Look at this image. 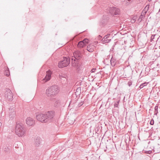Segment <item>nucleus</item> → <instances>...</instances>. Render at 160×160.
<instances>
[{
	"mask_svg": "<svg viewBox=\"0 0 160 160\" xmlns=\"http://www.w3.org/2000/svg\"><path fill=\"white\" fill-rule=\"evenodd\" d=\"M83 102H80L78 105V107H80L83 104Z\"/></svg>",
	"mask_w": 160,
	"mask_h": 160,
	"instance_id": "nucleus-30",
	"label": "nucleus"
},
{
	"mask_svg": "<svg viewBox=\"0 0 160 160\" xmlns=\"http://www.w3.org/2000/svg\"><path fill=\"white\" fill-rule=\"evenodd\" d=\"M65 76H66V75L64 74L59 75V77L61 79L60 80L61 82H62V83H65V82L67 81V79Z\"/></svg>",
	"mask_w": 160,
	"mask_h": 160,
	"instance_id": "nucleus-16",
	"label": "nucleus"
},
{
	"mask_svg": "<svg viewBox=\"0 0 160 160\" xmlns=\"http://www.w3.org/2000/svg\"><path fill=\"white\" fill-rule=\"evenodd\" d=\"M131 0H128V1L129 2H130V1H131Z\"/></svg>",
	"mask_w": 160,
	"mask_h": 160,
	"instance_id": "nucleus-36",
	"label": "nucleus"
},
{
	"mask_svg": "<svg viewBox=\"0 0 160 160\" xmlns=\"http://www.w3.org/2000/svg\"><path fill=\"white\" fill-rule=\"evenodd\" d=\"M155 35H152L151 37L150 42H152L154 39Z\"/></svg>",
	"mask_w": 160,
	"mask_h": 160,
	"instance_id": "nucleus-26",
	"label": "nucleus"
},
{
	"mask_svg": "<svg viewBox=\"0 0 160 160\" xmlns=\"http://www.w3.org/2000/svg\"><path fill=\"white\" fill-rule=\"evenodd\" d=\"M96 70V69L95 68H92L91 71V73L94 72Z\"/></svg>",
	"mask_w": 160,
	"mask_h": 160,
	"instance_id": "nucleus-31",
	"label": "nucleus"
},
{
	"mask_svg": "<svg viewBox=\"0 0 160 160\" xmlns=\"http://www.w3.org/2000/svg\"><path fill=\"white\" fill-rule=\"evenodd\" d=\"M95 48V46L93 44H90L87 47V50L90 52H92Z\"/></svg>",
	"mask_w": 160,
	"mask_h": 160,
	"instance_id": "nucleus-13",
	"label": "nucleus"
},
{
	"mask_svg": "<svg viewBox=\"0 0 160 160\" xmlns=\"http://www.w3.org/2000/svg\"><path fill=\"white\" fill-rule=\"evenodd\" d=\"M60 103V101L59 100H57L54 103V106L57 107Z\"/></svg>",
	"mask_w": 160,
	"mask_h": 160,
	"instance_id": "nucleus-21",
	"label": "nucleus"
},
{
	"mask_svg": "<svg viewBox=\"0 0 160 160\" xmlns=\"http://www.w3.org/2000/svg\"><path fill=\"white\" fill-rule=\"evenodd\" d=\"M140 19H139H139H138V21L139 20H140Z\"/></svg>",
	"mask_w": 160,
	"mask_h": 160,
	"instance_id": "nucleus-38",
	"label": "nucleus"
},
{
	"mask_svg": "<svg viewBox=\"0 0 160 160\" xmlns=\"http://www.w3.org/2000/svg\"><path fill=\"white\" fill-rule=\"evenodd\" d=\"M136 17H134L131 20V22L132 23H134L136 21Z\"/></svg>",
	"mask_w": 160,
	"mask_h": 160,
	"instance_id": "nucleus-22",
	"label": "nucleus"
},
{
	"mask_svg": "<svg viewBox=\"0 0 160 160\" xmlns=\"http://www.w3.org/2000/svg\"><path fill=\"white\" fill-rule=\"evenodd\" d=\"M82 41L83 42H84V44L85 45L86 43H88L89 40L87 38L84 39Z\"/></svg>",
	"mask_w": 160,
	"mask_h": 160,
	"instance_id": "nucleus-23",
	"label": "nucleus"
},
{
	"mask_svg": "<svg viewBox=\"0 0 160 160\" xmlns=\"http://www.w3.org/2000/svg\"><path fill=\"white\" fill-rule=\"evenodd\" d=\"M70 59L69 57H63L62 60L58 63L59 68H62L67 66L70 63Z\"/></svg>",
	"mask_w": 160,
	"mask_h": 160,
	"instance_id": "nucleus-5",
	"label": "nucleus"
},
{
	"mask_svg": "<svg viewBox=\"0 0 160 160\" xmlns=\"http://www.w3.org/2000/svg\"><path fill=\"white\" fill-rule=\"evenodd\" d=\"M143 152H144V153L147 154H150L152 152V151L149 150V151H145V150H143Z\"/></svg>",
	"mask_w": 160,
	"mask_h": 160,
	"instance_id": "nucleus-25",
	"label": "nucleus"
},
{
	"mask_svg": "<svg viewBox=\"0 0 160 160\" xmlns=\"http://www.w3.org/2000/svg\"><path fill=\"white\" fill-rule=\"evenodd\" d=\"M59 92L58 86L56 85H53L46 89V93L48 97H53L58 94Z\"/></svg>",
	"mask_w": 160,
	"mask_h": 160,
	"instance_id": "nucleus-2",
	"label": "nucleus"
},
{
	"mask_svg": "<svg viewBox=\"0 0 160 160\" xmlns=\"http://www.w3.org/2000/svg\"><path fill=\"white\" fill-rule=\"evenodd\" d=\"M143 18V15L142 14L139 17V19H140V21H141L142 20Z\"/></svg>",
	"mask_w": 160,
	"mask_h": 160,
	"instance_id": "nucleus-29",
	"label": "nucleus"
},
{
	"mask_svg": "<svg viewBox=\"0 0 160 160\" xmlns=\"http://www.w3.org/2000/svg\"><path fill=\"white\" fill-rule=\"evenodd\" d=\"M117 61L115 58L113 57H112L110 60V62L111 65L112 66H114L117 63Z\"/></svg>",
	"mask_w": 160,
	"mask_h": 160,
	"instance_id": "nucleus-15",
	"label": "nucleus"
},
{
	"mask_svg": "<svg viewBox=\"0 0 160 160\" xmlns=\"http://www.w3.org/2000/svg\"><path fill=\"white\" fill-rule=\"evenodd\" d=\"M128 84L130 87L132 85V82L131 81L128 82Z\"/></svg>",
	"mask_w": 160,
	"mask_h": 160,
	"instance_id": "nucleus-32",
	"label": "nucleus"
},
{
	"mask_svg": "<svg viewBox=\"0 0 160 160\" xmlns=\"http://www.w3.org/2000/svg\"><path fill=\"white\" fill-rule=\"evenodd\" d=\"M55 116V112L53 110L48 111L44 114H40L36 116L38 120L42 122H51Z\"/></svg>",
	"mask_w": 160,
	"mask_h": 160,
	"instance_id": "nucleus-1",
	"label": "nucleus"
},
{
	"mask_svg": "<svg viewBox=\"0 0 160 160\" xmlns=\"http://www.w3.org/2000/svg\"><path fill=\"white\" fill-rule=\"evenodd\" d=\"M154 121L153 119H152L150 121V124L151 125H153L154 124Z\"/></svg>",
	"mask_w": 160,
	"mask_h": 160,
	"instance_id": "nucleus-27",
	"label": "nucleus"
},
{
	"mask_svg": "<svg viewBox=\"0 0 160 160\" xmlns=\"http://www.w3.org/2000/svg\"><path fill=\"white\" fill-rule=\"evenodd\" d=\"M109 35H105L104 38H102L101 40L102 42L103 43H108L111 41V39H108L109 38Z\"/></svg>",
	"mask_w": 160,
	"mask_h": 160,
	"instance_id": "nucleus-14",
	"label": "nucleus"
},
{
	"mask_svg": "<svg viewBox=\"0 0 160 160\" xmlns=\"http://www.w3.org/2000/svg\"><path fill=\"white\" fill-rule=\"evenodd\" d=\"M5 97L9 101H12V93L11 90L8 88L5 92Z\"/></svg>",
	"mask_w": 160,
	"mask_h": 160,
	"instance_id": "nucleus-8",
	"label": "nucleus"
},
{
	"mask_svg": "<svg viewBox=\"0 0 160 160\" xmlns=\"http://www.w3.org/2000/svg\"><path fill=\"white\" fill-rule=\"evenodd\" d=\"M85 45L84 42L82 41H80L77 45L78 47L79 48H82Z\"/></svg>",
	"mask_w": 160,
	"mask_h": 160,
	"instance_id": "nucleus-18",
	"label": "nucleus"
},
{
	"mask_svg": "<svg viewBox=\"0 0 160 160\" xmlns=\"http://www.w3.org/2000/svg\"><path fill=\"white\" fill-rule=\"evenodd\" d=\"M6 75L7 76H8L9 74H6Z\"/></svg>",
	"mask_w": 160,
	"mask_h": 160,
	"instance_id": "nucleus-35",
	"label": "nucleus"
},
{
	"mask_svg": "<svg viewBox=\"0 0 160 160\" xmlns=\"http://www.w3.org/2000/svg\"><path fill=\"white\" fill-rule=\"evenodd\" d=\"M11 148L10 147L9 148L8 147H6L4 149V151L6 152H8L10 150Z\"/></svg>",
	"mask_w": 160,
	"mask_h": 160,
	"instance_id": "nucleus-24",
	"label": "nucleus"
},
{
	"mask_svg": "<svg viewBox=\"0 0 160 160\" xmlns=\"http://www.w3.org/2000/svg\"><path fill=\"white\" fill-rule=\"evenodd\" d=\"M26 123L29 126L33 125L34 123V121L30 117L28 118L26 120Z\"/></svg>",
	"mask_w": 160,
	"mask_h": 160,
	"instance_id": "nucleus-11",
	"label": "nucleus"
},
{
	"mask_svg": "<svg viewBox=\"0 0 160 160\" xmlns=\"http://www.w3.org/2000/svg\"><path fill=\"white\" fill-rule=\"evenodd\" d=\"M41 143V139L39 137L37 138L35 140V145L36 147H38Z\"/></svg>",
	"mask_w": 160,
	"mask_h": 160,
	"instance_id": "nucleus-17",
	"label": "nucleus"
},
{
	"mask_svg": "<svg viewBox=\"0 0 160 160\" xmlns=\"http://www.w3.org/2000/svg\"><path fill=\"white\" fill-rule=\"evenodd\" d=\"M72 62V66L75 67L77 68H78L80 67V64L78 63V60H76L73 59V58H71Z\"/></svg>",
	"mask_w": 160,
	"mask_h": 160,
	"instance_id": "nucleus-9",
	"label": "nucleus"
},
{
	"mask_svg": "<svg viewBox=\"0 0 160 160\" xmlns=\"http://www.w3.org/2000/svg\"><path fill=\"white\" fill-rule=\"evenodd\" d=\"M118 103H119V101L118 102H115L114 104V107H118Z\"/></svg>",
	"mask_w": 160,
	"mask_h": 160,
	"instance_id": "nucleus-28",
	"label": "nucleus"
},
{
	"mask_svg": "<svg viewBox=\"0 0 160 160\" xmlns=\"http://www.w3.org/2000/svg\"><path fill=\"white\" fill-rule=\"evenodd\" d=\"M109 19L108 15H103L100 22V25L102 27L105 26L108 23Z\"/></svg>",
	"mask_w": 160,
	"mask_h": 160,
	"instance_id": "nucleus-6",
	"label": "nucleus"
},
{
	"mask_svg": "<svg viewBox=\"0 0 160 160\" xmlns=\"http://www.w3.org/2000/svg\"><path fill=\"white\" fill-rule=\"evenodd\" d=\"M2 123L1 122H0V128H1V126H2Z\"/></svg>",
	"mask_w": 160,
	"mask_h": 160,
	"instance_id": "nucleus-34",
	"label": "nucleus"
},
{
	"mask_svg": "<svg viewBox=\"0 0 160 160\" xmlns=\"http://www.w3.org/2000/svg\"><path fill=\"white\" fill-rule=\"evenodd\" d=\"M98 38H99V39H100L101 38H102V37L100 35H99L98 36Z\"/></svg>",
	"mask_w": 160,
	"mask_h": 160,
	"instance_id": "nucleus-33",
	"label": "nucleus"
},
{
	"mask_svg": "<svg viewBox=\"0 0 160 160\" xmlns=\"http://www.w3.org/2000/svg\"><path fill=\"white\" fill-rule=\"evenodd\" d=\"M79 89H79V88H77V90H79Z\"/></svg>",
	"mask_w": 160,
	"mask_h": 160,
	"instance_id": "nucleus-37",
	"label": "nucleus"
},
{
	"mask_svg": "<svg viewBox=\"0 0 160 160\" xmlns=\"http://www.w3.org/2000/svg\"><path fill=\"white\" fill-rule=\"evenodd\" d=\"M15 133L19 137H22L25 134V130L22 123L17 122L15 129Z\"/></svg>",
	"mask_w": 160,
	"mask_h": 160,
	"instance_id": "nucleus-3",
	"label": "nucleus"
},
{
	"mask_svg": "<svg viewBox=\"0 0 160 160\" xmlns=\"http://www.w3.org/2000/svg\"><path fill=\"white\" fill-rule=\"evenodd\" d=\"M148 83V82H146L142 83L140 85V86L139 87V88H143L144 87L146 86Z\"/></svg>",
	"mask_w": 160,
	"mask_h": 160,
	"instance_id": "nucleus-19",
	"label": "nucleus"
},
{
	"mask_svg": "<svg viewBox=\"0 0 160 160\" xmlns=\"http://www.w3.org/2000/svg\"><path fill=\"white\" fill-rule=\"evenodd\" d=\"M152 150L155 153H159L160 152V145L158 143L155 144Z\"/></svg>",
	"mask_w": 160,
	"mask_h": 160,
	"instance_id": "nucleus-10",
	"label": "nucleus"
},
{
	"mask_svg": "<svg viewBox=\"0 0 160 160\" xmlns=\"http://www.w3.org/2000/svg\"><path fill=\"white\" fill-rule=\"evenodd\" d=\"M106 10L108 13H110L113 16L119 15L120 13L119 9L116 7H108Z\"/></svg>",
	"mask_w": 160,
	"mask_h": 160,
	"instance_id": "nucleus-4",
	"label": "nucleus"
},
{
	"mask_svg": "<svg viewBox=\"0 0 160 160\" xmlns=\"http://www.w3.org/2000/svg\"><path fill=\"white\" fill-rule=\"evenodd\" d=\"M73 55L74 58L73 59H76L77 60H79L81 59L82 58V54L81 52L79 51H75L73 53Z\"/></svg>",
	"mask_w": 160,
	"mask_h": 160,
	"instance_id": "nucleus-7",
	"label": "nucleus"
},
{
	"mask_svg": "<svg viewBox=\"0 0 160 160\" xmlns=\"http://www.w3.org/2000/svg\"><path fill=\"white\" fill-rule=\"evenodd\" d=\"M158 106H156L154 108L155 111L154 112V114L156 115H157L158 113Z\"/></svg>",
	"mask_w": 160,
	"mask_h": 160,
	"instance_id": "nucleus-20",
	"label": "nucleus"
},
{
	"mask_svg": "<svg viewBox=\"0 0 160 160\" xmlns=\"http://www.w3.org/2000/svg\"><path fill=\"white\" fill-rule=\"evenodd\" d=\"M51 72L49 71L46 72V74L44 78L43 79V80L45 81V82H46L49 80L51 78Z\"/></svg>",
	"mask_w": 160,
	"mask_h": 160,
	"instance_id": "nucleus-12",
	"label": "nucleus"
}]
</instances>
